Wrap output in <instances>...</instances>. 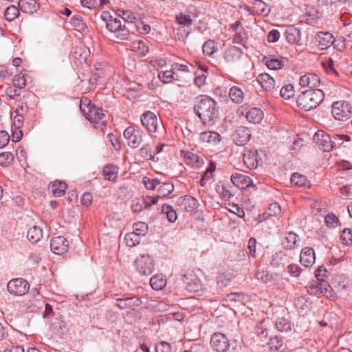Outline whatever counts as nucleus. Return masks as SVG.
<instances>
[{
	"label": "nucleus",
	"mask_w": 352,
	"mask_h": 352,
	"mask_svg": "<svg viewBox=\"0 0 352 352\" xmlns=\"http://www.w3.org/2000/svg\"><path fill=\"white\" fill-rule=\"evenodd\" d=\"M14 156L10 152H3L0 154V164L6 166L12 163Z\"/></svg>",
	"instance_id": "nucleus-56"
},
{
	"label": "nucleus",
	"mask_w": 352,
	"mask_h": 352,
	"mask_svg": "<svg viewBox=\"0 0 352 352\" xmlns=\"http://www.w3.org/2000/svg\"><path fill=\"white\" fill-rule=\"evenodd\" d=\"M107 28L111 32L115 34V37L120 40H126L129 38L131 31V25L128 26L121 24V21L117 18H113L110 16V19L107 21Z\"/></svg>",
	"instance_id": "nucleus-4"
},
{
	"label": "nucleus",
	"mask_w": 352,
	"mask_h": 352,
	"mask_svg": "<svg viewBox=\"0 0 352 352\" xmlns=\"http://www.w3.org/2000/svg\"><path fill=\"white\" fill-rule=\"evenodd\" d=\"M284 34L287 42L291 44H296L300 39V30L293 25L288 27Z\"/></svg>",
	"instance_id": "nucleus-28"
},
{
	"label": "nucleus",
	"mask_w": 352,
	"mask_h": 352,
	"mask_svg": "<svg viewBox=\"0 0 352 352\" xmlns=\"http://www.w3.org/2000/svg\"><path fill=\"white\" fill-rule=\"evenodd\" d=\"M4 352H24V349L19 345L14 346L12 344H6Z\"/></svg>",
	"instance_id": "nucleus-64"
},
{
	"label": "nucleus",
	"mask_w": 352,
	"mask_h": 352,
	"mask_svg": "<svg viewBox=\"0 0 352 352\" xmlns=\"http://www.w3.org/2000/svg\"><path fill=\"white\" fill-rule=\"evenodd\" d=\"M194 111L204 124H213L219 116V107L217 102L208 96L201 98L195 105Z\"/></svg>",
	"instance_id": "nucleus-1"
},
{
	"label": "nucleus",
	"mask_w": 352,
	"mask_h": 352,
	"mask_svg": "<svg viewBox=\"0 0 352 352\" xmlns=\"http://www.w3.org/2000/svg\"><path fill=\"white\" fill-rule=\"evenodd\" d=\"M210 346L215 352H228L230 342L227 336L220 332L214 333L210 338Z\"/></svg>",
	"instance_id": "nucleus-8"
},
{
	"label": "nucleus",
	"mask_w": 352,
	"mask_h": 352,
	"mask_svg": "<svg viewBox=\"0 0 352 352\" xmlns=\"http://www.w3.org/2000/svg\"><path fill=\"white\" fill-rule=\"evenodd\" d=\"M243 160L247 168L255 169L258 164L257 151L245 149L243 153Z\"/></svg>",
	"instance_id": "nucleus-17"
},
{
	"label": "nucleus",
	"mask_w": 352,
	"mask_h": 352,
	"mask_svg": "<svg viewBox=\"0 0 352 352\" xmlns=\"http://www.w3.org/2000/svg\"><path fill=\"white\" fill-rule=\"evenodd\" d=\"M324 221L329 227H336L338 222V218L333 213H329L325 216Z\"/></svg>",
	"instance_id": "nucleus-58"
},
{
	"label": "nucleus",
	"mask_w": 352,
	"mask_h": 352,
	"mask_svg": "<svg viewBox=\"0 0 352 352\" xmlns=\"http://www.w3.org/2000/svg\"><path fill=\"white\" fill-rule=\"evenodd\" d=\"M263 62H265V65L270 69L272 70L280 69L284 65L283 62L278 58H276L271 56H264Z\"/></svg>",
	"instance_id": "nucleus-33"
},
{
	"label": "nucleus",
	"mask_w": 352,
	"mask_h": 352,
	"mask_svg": "<svg viewBox=\"0 0 352 352\" xmlns=\"http://www.w3.org/2000/svg\"><path fill=\"white\" fill-rule=\"evenodd\" d=\"M230 276L226 274H221L217 278V283L218 287L223 288L228 286L230 283Z\"/></svg>",
	"instance_id": "nucleus-54"
},
{
	"label": "nucleus",
	"mask_w": 352,
	"mask_h": 352,
	"mask_svg": "<svg viewBox=\"0 0 352 352\" xmlns=\"http://www.w3.org/2000/svg\"><path fill=\"white\" fill-rule=\"evenodd\" d=\"M18 6L23 12L33 14L38 10L40 5L35 0H19Z\"/></svg>",
	"instance_id": "nucleus-25"
},
{
	"label": "nucleus",
	"mask_w": 352,
	"mask_h": 352,
	"mask_svg": "<svg viewBox=\"0 0 352 352\" xmlns=\"http://www.w3.org/2000/svg\"><path fill=\"white\" fill-rule=\"evenodd\" d=\"M71 24L79 30H84L87 28L86 24L83 22L82 18L78 15L74 16L71 19Z\"/></svg>",
	"instance_id": "nucleus-52"
},
{
	"label": "nucleus",
	"mask_w": 352,
	"mask_h": 352,
	"mask_svg": "<svg viewBox=\"0 0 352 352\" xmlns=\"http://www.w3.org/2000/svg\"><path fill=\"white\" fill-rule=\"evenodd\" d=\"M309 81H310L309 82L310 89H317L316 87H318L320 84V80L318 76L316 74H309Z\"/></svg>",
	"instance_id": "nucleus-61"
},
{
	"label": "nucleus",
	"mask_w": 352,
	"mask_h": 352,
	"mask_svg": "<svg viewBox=\"0 0 352 352\" xmlns=\"http://www.w3.org/2000/svg\"><path fill=\"white\" fill-rule=\"evenodd\" d=\"M177 205H179L182 210L190 212L197 208V201L191 196L186 195L180 197L177 200Z\"/></svg>",
	"instance_id": "nucleus-21"
},
{
	"label": "nucleus",
	"mask_w": 352,
	"mask_h": 352,
	"mask_svg": "<svg viewBox=\"0 0 352 352\" xmlns=\"http://www.w3.org/2000/svg\"><path fill=\"white\" fill-rule=\"evenodd\" d=\"M280 38V32L277 30H271L267 35V41L270 43H275Z\"/></svg>",
	"instance_id": "nucleus-63"
},
{
	"label": "nucleus",
	"mask_w": 352,
	"mask_h": 352,
	"mask_svg": "<svg viewBox=\"0 0 352 352\" xmlns=\"http://www.w3.org/2000/svg\"><path fill=\"white\" fill-rule=\"evenodd\" d=\"M257 81L266 91H272L275 89V80L267 73L258 75Z\"/></svg>",
	"instance_id": "nucleus-23"
},
{
	"label": "nucleus",
	"mask_w": 352,
	"mask_h": 352,
	"mask_svg": "<svg viewBox=\"0 0 352 352\" xmlns=\"http://www.w3.org/2000/svg\"><path fill=\"white\" fill-rule=\"evenodd\" d=\"M173 75L174 72L172 69L161 72L159 73V78L162 82L168 83L174 79Z\"/></svg>",
	"instance_id": "nucleus-51"
},
{
	"label": "nucleus",
	"mask_w": 352,
	"mask_h": 352,
	"mask_svg": "<svg viewBox=\"0 0 352 352\" xmlns=\"http://www.w3.org/2000/svg\"><path fill=\"white\" fill-rule=\"evenodd\" d=\"M229 96L232 102L241 103L243 101L244 93L239 87L233 86L230 89Z\"/></svg>",
	"instance_id": "nucleus-35"
},
{
	"label": "nucleus",
	"mask_w": 352,
	"mask_h": 352,
	"mask_svg": "<svg viewBox=\"0 0 352 352\" xmlns=\"http://www.w3.org/2000/svg\"><path fill=\"white\" fill-rule=\"evenodd\" d=\"M43 236V230L38 226H34L29 229L27 233L28 239L32 243H37Z\"/></svg>",
	"instance_id": "nucleus-34"
},
{
	"label": "nucleus",
	"mask_w": 352,
	"mask_h": 352,
	"mask_svg": "<svg viewBox=\"0 0 352 352\" xmlns=\"http://www.w3.org/2000/svg\"><path fill=\"white\" fill-rule=\"evenodd\" d=\"M130 47L132 51L137 53L140 56L146 55L148 52V47L142 40L133 41L131 43Z\"/></svg>",
	"instance_id": "nucleus-30"
},
{
	"label": "nucleus",
	"mask_w": 352,
	"mask_h": 352,
	"mask_svg": "<svg viewBox=\"0 0 352 352\" xmlns=\"http://www.w3.org/2000/svg\"><path fill=\"white\" fill-rule=\"evenodd\" d=\"M275 326L276 329L280 332H289L292 330L291 322L285 317L277 318Z\"/></svg>",
	"instance_id": "nucleus-36"
},
{
	"label": "nucleus",
	"mask_w": 352,
	"mask_h": 352,
	"mask_svg": "<svg viewBox=\"0 0 352 352\" xmlns=\"http://www.w3.org/2000/svg\"><path fill=\"white\" fill-rule=\"evenodd\" d=\"M300 263L305 267L312 266L316 261L314 250L311 248H305L302 250L300 256Z\"/></svg>",
	"instance_id": "nucleus-19"
},
{
	"label": "nucleus",
	"mask_w": 352,
	"mask_h": 352,
	"mask_svg": "<svg viewBox=\"0 0 352 352\" xmlns=\"http://www.w3.org/2000/svg\"><path fill=\"white\" fill-rule=\"evenodd\" d=\"M67 188L66 183L60 181H55L52 185V192L56 197L63 196Z\"/></svg>",
	"instance_id": "nucleus-40"
},
{
	"label": "nucleus",
	"mask_w": 352,
	"mask_h": 352,
	"mask_svg": "<svg viewBox=\"0 0 352 352\" xmlns=\"http://www.w3.org/2000/svg\"><path fill=\"white\" fill-rule=\"evenodd\" d=\"M309 289L312 294L319 293L328 296L329 294L331 293V287L324 279L318 280V283L316 284H312L309 287Z\"/></svg>",
	"instance_id": "nucleus-24"
},
{
	"label": "nucleus",
	"mask_w": 352,
	"mask_h": 352,
	"mask_svg": "<svg viewBox=\"0 0 352 352\" xmlns=\"http://www.w3.org/2000/svg\"><path fill=\"white\" fill-rule=\"evenodd\" d=\"M298 241V236L294 232H290L287 233L282 240V245L286 250H293L297 246Z\"/></svg>",
	"instance_id": "nucleus-26"
},
{
	"label": "nucleus",
	"mask_w": 352,
	"mask_h": 352,
	"mask_svg": "<svg viewBox=\"0 0 352 352\" xmlns=\"http://www.w3.org/2000/svg\"><path fill=\"white\" fill-rule=\"evenodd\" d=\"M103 175L105 179L115 182L118 175V167L113 164H107L103 168Z\"/></svg>",
	"instance_id": "nucleus-31"
},
{
	"label": "nucleus",
	"mask_w": 352,
	"mask_h": 352,
	"mask_svg": "<svg viewBox=\"0 0 352 352\" xmlns=\"http://www.w3.org/2000/svg\"><path fill=\"white\" fill-rule=\"evenodd\" d=\"M141 122L149 133H155L161 123V122L158 120L157 116L149 111L142 114L141 116Z\"/></svg>",
	"instance_id": "nucleus-12"
},
{
	"label": "nucleus",
	"mask_w": 352,
	"mask_h": 352,
	"mask_svg": "<svg viewBox=\"0 0 352 352\" xmlns=\"http://www.w3.org/2000/svg\"><path fill=\"white\" fill-rule=\"evenodd\" d=\"M182 283L185 289L190 293H199L203 290L201 282L193 272L184 274L182 278Z\"/></svg>",
	"instance_id": "nucleus-7"
},
{
	"label": "nucleus",
	"mask_w": 352,
	"mask_h": 352,
	"mask_svg": "<svg viewBox=\"0 0 352 352\" xmlns=\"http://www.w3.org/2000/svg\"><path fill=\"white\" fill-rule=\"evenodd\" d=\"M140 155L144 160H155V156L151 153V146L148 144L141 148Z\"/></svg>",
	"instance_id": "nucleus-49"
},
{
	"label": "nucleus",
	"mask_w": 352,
	"mask_h": 352,
	"mask_svg": "<svg viewBox=\"0 0 352 352\" xmlns=\"http://www.w3.org/2000/svg\"><path fill=\"white\" fill-rule=\"evenodd\" d=\"M267 346L269 347V352H274V351H278L283 348H285L283 346V340L281 338H279L278 336H274V338H271L268 342Z\"/></svg>",
	"instance_id": "nucleus-37"
},
{
	"label": "nucleus",
	"mask_w": 352,
	"mask_h": 352,
	"mask_svg": "<svg viewBox=\"0 0 352 352\" xmlns=\"http://www.w3.org/2000/svg\"><path fill=\"white\" fill-rule=\"evenodd\" d=\"M143 131L134 126H129L124 131V137L127 140L129 146L138 147L142 142Z\"/></svg>",
	"instance_id": "nucleus-11"
},
{
	"label": "nucleus",
	"mask_w": 352,
	"mask_h": 352,
	"mask_svg": "<svg viewBox=\"0 0 352 352\" xmlns=\"http://www.w3.org/2000/svg\"><path fill=\"white\" fill-rule=\"evenodd\" d=\"M231 181L234 186L239 188L245 189L250 187L256 186L250 177L241 173L232 174L231 176Z\"/></svg>",
	"instance_id": "nucleus-15"
},
{
	"label": "nucleus",
	"mask_w": 352,
	"mask_h": 352,
	"mask_svg": "<svg viewBox=\"0 0 352 352\" xmlns=\"http://www.w3.org/2000/svg\"><path fill=\"white\" fill-rule=\"evenodd\" d=\"M142 183L148 190H154L157 185L160 184V181L158 179H150L144 177Z\"/></svg>",
	"instance_id": "nucleus-53"
},
{
	"label": "nucleus",
	"mask_w": 352,
	"mask_h": 352,
	"mask_svg": "<svg viewBox=\"0 0 352 352\" xmlns=\"http://www.w3.org/2000/svg\"><path fill=\"white\" fill-rule=\"evenodd\" d=\"M331 113L336 120L346 121L351 117V107L346 101L335 102L332 104Z\"/></svg>",
	"instance_id": "nucleus-5"
},
{
	"label": "nucleus",
	"mask_w": 352,
	"mask_h": 352,
	"mask_svg": "<svg viewBox=\"0 0 352 352\" xmlns=\"http://www.w3.org/2000/svg\"><path fill=\"white\" fill-rule=\"evenodd\" d=\"M287 261L286 254L283 252H278L272 256L270 263L272 266L278 267L284 266Z\"/></svg>",
	"instance_id": "nucleus-39"
},
{
	"label": "nucleus",
	"mask_w": 352,
	"mask_h": 352,
	"mask_svg": "<svg viewBox=\"0 0 352 352\" xmlns=\"http://www.w3.org/2000/svg\"><path fill=\"white\" fill-rule=\"evenodd\" d=\"M122 18L124 21H126L129 23V24L131 25V32L133 33L135 32V31L133 30V25L131 24V23L133 21V20L135 19V15L128 10H126V11L122 10Z\"/></svg>",
	"instance_id": "nucleus-59"
},
{
	"label": "nucleus",
	"mask_w": 352,
	"mask_h": 352,
	"mask_svg": "<svg viewBox=\"0 0 352 352\" xmlns=\"http://www.w3.org/2000/svg\"><path fill=\"white\" fill-rule=\"evenodd\" d=\"M7 288L12 294L23 296L29 291L30 285L25 279L14 278L8 283Z\"/></svg>",
	"instance_id": "nucleus-10"
},
{
	"label": "nucleus",
	"mask_w": 352,
	"mask_h": 352,
	"mask_svg": "<svg viewBox=\"0 0 352 352\" xmlns=\"http://www.w3.org/2000/svg\"><path fill=\"white\" fill-rule=\"evenodd\" d=\"M294 89L292 84L283 86L280 90V96L285 99H289L294 96Z\"/></svg>",
	"instance_id": "nucleus-48"
},
{
	"label": "nucleus",
	"mask_w": 352,
	"mask_h": 352,
	"mask_svg": "<svg viewBox=\"0 0 352 352\" xmlns=\"http://www.w3.org/2000/svg\"><path fill=\"white\" fill-rule=\"evenodd\" d=\"M192 19L189 14L181 12L179 16L177 15V23L186 28L184 30L185 36L182 35V33L179 32V30L177 28V38L179 40L184 39L188 36L191 30L190 25L192 24Z\"/></svg>",
	"instance_id": "nucleus-16"
},
{
	"label": "nucleus",
	"mask_w": 352,
	"mask_h": 352,
	"mask_svg": "<svg viewBox=\"0 0 352 352\" xmlns=\"http://www.w3.org/2000/svg\"><path fill=\"white\" fill-rule=\"evenodd\" d=\"M136 270L142 276L151 275L155 269L154 260L148 254L141 255L135 261Z\"/></svg>",
	"instance_id": "nucleus-6"
},
{
	"label": "nucleus",
	"mask_w": 352,
	"mask_h": 352,
	"mask_svg": "<svg viewBox=\"0 0 352 352\" xmlns=\"http://www.w3.org/2000/svg\"><path fill=\"white\" fill-rule=\"evenodd\" d=\"M19 8L15 6H8L4 12V17L6 20L12 21L16 19L19 15Z\"/></svg>",
	"instance_id": "nucleus-44"
},
{
	"label": "nucleus",
	"mask_w": 352,
	"mask_h": 352,
	"mask_svg": "<svg viewBox=\"0 0 352 352\" xmlns=\"http://www.w3.org/2000/svg\"><path fill=\"white\" fill-rule=\"evenodd\" d=\"M68 241L63 236L54 237L50 241V248L54 254L61 255L68 250Z\"/></svg>",
	"instance_id": "nucleus-14"
},
{
	"label": "nucleus",
	"mask_w": 352,
	"mask_h": 352,
	"mask_svg": "<svg viewBox=\"0 0 352 352\" xmlns=\"http://www.w3.org/2000/svg\"><path fill=\"white\" fill-rule=\"evenodd\" d=\"M156 352H171V346L169 343L162 341L155 346Z\"/></svg>",
	"instance_id": "nucleus-60"
},
{
	"label": "nucleus",
	"mask_w": 352,
	"mask_h": 352,
	"mask_svg": "<svg viewBox=\"0 0 352 352\" xmlns=\"http://www.w3.org/2000/svg\"><path fill=\"white\" fill-rule=\"evenodd\" d=\"M246 118L251 123H259L263 118V112L258 108H251L246 112Z\"/></svg>",
	"instance_id": "nucleus-29"
},
{
	"label": "nucleus",
	"mask_w": 352,
	"mask_h": 352,
	"mask_svg": "<svg viewBox=\"0 0 352 352\" xmlns=\"http://www.w3.org/2000/svg\"><path fill=\"white\" fill-rule=\"evenodd\" d=\"M340 239L342 241L343 244L346 245H351L352 243V231L348 228L344 229Z\"/></svg>",
	"instance_id": "nucleus-55"
},
{
	"label": "nucleus",
	"mask_w": 352,
	"mask_h": 352,
	"mask_svg": "<svg viewBox=\"0 0 352 352\" xmlns=\"http://www.w3.org/2000/svg\"><path fill=\"white\" fill-rule=\"evenodd\" d=\"M13 85L16 88L23 89L26 86V80L24 76L15 75L13 79Z\"/></svg>",
	"instance_id": "nucleus-57"
},
{
	"label": "nucleus",
	"mask_w": 352,
	"mask_h": 352,
	"mask_svg": "<svg viewBox=\"0 0 352 352\" xmlns=\"http://www.w3.org/2000/svg\"><path fill=\"white\" fill-rule=\"evenodd\" d=\"M162 212L166 214L168 221L171 223L176 221V210L171 205L164 204L162 207Z\"/></svg>",
	"instance_id": "nucleus-43"
},
{
	"label": "nucleus",
	"mask_w": 352,
	"mask_h": 352,
	"mask_svg": "<svg viewBox=\"0 0 352 352\" xmlns=\"http://www.w3.org/2000/svg\"><path fill=\"white\" fill-rule=\"evenodd\" d=\"M313 140L318 148L324 152L331 151L334 146L331 136L324 131H318L314 134Z\"/></svg>",
	"instance_id": "nucleus-9"
},
{
	"label": "nucleus",
	"mask_w": 352,
	"mask_h": 352,
	"mask_svg": "<svg viewBox=\"0 0 352 352\" xmlns=\"http://www.w3.org/2000/svg\"><path fill=\"white\" fill-rule=\"evenodd\" d=\"M177 71L185 73L184 76H179L177 74V81L183 83L188 82L191 78V72L189 71V67L182 63H177Z\"/></svg>",
	"instance_id": "nucleus-42"
},
{
	"label": "nucleus",
	"mask_w": 352,
	"mask_h": 352,
	"mask_svg": "<svg viewBox=\"0 0 352 352\" xmlns=\"http://www.w3.org/2000/svg\"><path fill=\"white\" fill-rule=\"evenodd\" d=\"M148 231V226L144 222H138L133 224V231L140 236H144Z\"/></svg>",
	"instance_id": "nucleus-50"
},
{
	"label": "nucleus",
	"mask_w": 352,
	"mask_h": 352,
	"mask_svg": "<svg viewBox=\"0 0 352 352\" xmlns=\"http://www.w3.org/2000/svg\"><path fill=\"white\" fill-rule=\"evenodd\" d=\"M141 236L135 232L128 233L125 235L124 240L129 247H134L140 243Z\"/></svg>",
	"instance_id": "nucleus-45"
},
{
	"label": "nucleus",
	"mask_w": 352,
	"mask_h": 352,
	"mask_svg": "<svg viewBox=\"0 0 352 352\" xmlns=\"http://www.w3.org/2000/svg\"><path fill=\"white\" fill-rule=\"evenodd\" d=\"M174 190V185L171 183H164L157 189L160 196L166 197Z\"/></svg>",
	"instance_id": "nucleus-47"
},
{
	"label": "nucleus",
	"mask_w": 352,
	"mask_h": 352,
	"mask_svg": "<svg viewBox=\"0 0 352 352\" xmlns=\"http://www.w3.org/2000/svg\"><path fill=\"white\" fill-rule=\"evenodd\" d=\"M251 135L250 130L245 126H239L234 133V138L238 145L245 144Z\"/></svg>",
	"instance_id": "nucleus-20"
},
{
	"label": "nucleus",
	"mask_w": 352,
	"mask_h": 352,
	"mask_svg": "<svg viewBox=\"0 0 352 352\" xmlns=\"http://www.w3.org/2000/svg\"><path fill=\"white\" fill-rule=\"evenodd\" d=\"M166 284V280L164 279L162 274L155 275L150 279V285L155 290L163 289Z\"/></svg>",
	"instance_id": "nucleus-38"
},
{
	"label": "nucleus",
	"mask_w": 352,
	"mask_h": 352,
	"mask_svg": "<svg viewBox=\"0 0 352 352\" xmlns=\"http://www.w3.org/2000/svg\"><path fill=\"white\" fill-rule=\"evenodd\" d=\"M316 40L320 49L324 50L333 44L335 38L333 34L329 32H320L318 33Z\"/></svg>",
	"instance_id": "nucleus-18"
},
{
	"label": "nucleus",
	"mask_w": 352,
	"mask_h": 352,
	"mask_svg": "<svg viewBox=\"0 0 352 352\" xmlns=\"http://www.w3.org/2000/svg\"><path fill=\"white\" fill-rule=\"evenodd\" d=\"M200 140L207 143H217L221 140L220 135L218 133L210 131L201 133Z\"/></svg>",
	"instance_id": "nucleus-32"
},
{
	"label": "nucleus",
	"mask_w": 352,
	"mask_h": 352,
	"mask_svg": "<svg viewBox=\"0 0 352 352\" xmlns=\"http://www.w3.org/2000/svg\"><path fill=\"white\" fill-rule=\"evenodd\" d=\"M181 155L184 157L185 162L188 165H192L195 167H200L203 162L199 157L190 151H185L181 150Z\"/></svg>",
	"instance_id": "nucleus-27"
},
{
	"label": "nucleus",
	"mask_w": 352,
	"mask_h": 352,
	"mask_svg": "<svg viewBox=\"0 0 352 352\" xmlns=\"http://www.w3.org/2000/svg\"><path fill=\"white\" fill-rule=\"evenodd\" d=\"M80 109L87 120L93 123H98L104 118V114L101 108L96 107L88 98H81Z\"/></svg>",
	"instance_id": "nucleus-3"
},
{
	"label": "nucleus",
	"mask_w": 352,
	"mask_h": 352,
	"mask_svg": "<svg viewBox=\"0 0 352 352\" xmlns=\"http://www.w3.org/2000/svg\"><path fill=\"white\" fill-rule=\"evenodd\" d=\"M324 94L320 89H310L302 92L298 97L296 103L299 108L310 111L316 108L324 100Z\"/></svg>",
	"instance_id": "nucleus-2"
},
{
	"label": "nucleus",
	"mask_w": 352,
	"mask_h": 352,
	"mask_svg": "<svg viewBox=\"0 0 352 352\" xmlns=\"http://www.w3.org/2000/svg\"><path fill=\"white\" fill-rule=\"evenodd\" d=\"M243 54L241 48L232 46L225 51L224 58L228 63H236L241 58Z\"/></svg>",
	"instance_id": "nucleus-22"
},
{
	"label": "nucleus",
	"mask_w": 352,
	"mask_h": 352,
	"mask_svg": "<svg viewBox=\"0 0 352 352\" xmlns=\"http://www.w3.org/2000/svg\"><path fill=\"white\" fill-rule=\"evenodd\" d=\"M202 51L205 55L212 56L217 51L214 41L210 39L206 41L203 45Z\"/></svg>",
	"instance_id": "nucleus-46"
},
{
	"label": "nucleus",
	"mask_w": 352,
	"mask_h": 352,
	"mask_svg": "<svg viewBox=\"0 0 352 352\" xmlns=\"http://www.w3.org/2000/svg\"><path fill=\"white\" fill-rule=\"evenodd\" d=\"M290 181L292 184L298 187H305L309 183L307 177L298 173H294L291 176Z\"/></svg>",
	"instance_id": "nucleus-41"
},
{
	"label": "nucleus",
	"mask_w": 352,
	"mask_h": 352,
	"mask_svg": "<svg viewBox=\"0 0 352 352\" xmlns=\"http://www.w3.org/2000/svg\"><path fill=\"white\" fill-rule=\"evenodd\" d=\"M268 210L270 215L276 216L280 213L281 208L278 203H272L269 206Z\"/></svg>",
	"instance_id": "nucleus-62"
},
{
	"label": "nucleus",
	"mask_w": 352,
	"mask_h": 352,
	"mask_svg": "<svg viewBox=\"0 0 352 352\" xmlns=\"http://www.w3.org/2000/svg\"><path fill=\"white\" fill-rule=\"evenodd\" d=\"M142 304V299L136 296L116 299V305L120 309L135 310Z\"/></svg>",
	"instance_id": "nucleus-13"
}]
</instances>
